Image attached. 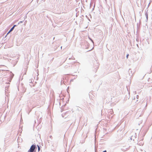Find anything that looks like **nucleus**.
Masks as SVG:
<instances>
[{"label":"nucleus","instance_id":"1","mask_svg":"<svg viewBox=\"0 0 152 152\" xmlns=\"http://www.w3.org/2000/svg\"><path fill=\"white\" fill-rule=\"evenodd\" d=\"M36 148V146L34 145H32L30 147V149L28 151V152H34Z\"/></svg>","mask_w":152,"mask_h":152},{"label":"nucleus","instance_id":"2","mask_svg":"<svg viewBox=\"0 0 152 152\" xmlns=\"http://www.w3.org/2000/svg\"><path fill=\"white\" fill-rule=\"evenodd\" d=\"M15 26H16V25H14V26L12 28H11V29L7 33V34H9L11 31H12V30L15 27Z\"/></svg>","mask_w":152,"mask_h":152},{"label":"nucleus","instance_id":"4","mask_svg":"<svg viewBox=\"0 0 152 152\" xmlns=\"http://www.w3.org/2000/svg\"><path fill=\"white\" fill-rule=\"evenodd\" d=\"M128 56H129V55L128 54L127 55L126 57H127V58H128Z\"/></svg>","mask_w":152,"mask_h":152},{"label":"nucleus","instance_id":"3","mask_svg":"<svg viewBox=\"0 0 152 152\" xmlns=\"http://www.w3.org/2000/svg\"><path fill=\"white\" fill-rule=\"evenodd\" d=\"M40 150V148L39 146H38V150L39 151Z\"/></svg>","mask_w":152,"mask_h":152},{"label":"nucleus","instance_id":"5","mask_svg":"<svg viewBox=\"0 0 152 152\" xmlns=\"http://www.w3.org/2000/svg\"><path fill=\"white\" fill-rule=\"evenodd\" d=\"M103 152H107L106 151H103Z\"/></svg>","mask_w":152,"mask_h":152}]
</instances>
